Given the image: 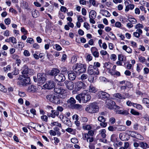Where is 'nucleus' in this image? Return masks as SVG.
Instances as JSON below:
<instances>
[{
    "mask_svg": "<svg viewBox=\"0 0 149 149\" xmlns=\"http://www.w3.org/2000/svg\"><path fill=\"white\" fill-rule=\"evenodd\" d=\"M143 26L141 24H139L136 25L135 28L136 29H143Z\"/></svg>",
    "mask_w": 149,
    "mask_h": 149,
    "instance_id": "obj_63",
    "label": "nucleus"
},
{
    "mask_svg": "<svg viewBox=\"0 0 149 149\" xmlns=\"http://www.w3.org/2000/svg\"><path fill=\"white\" fill-rule=\"evenodd\" d=\"M64 83L66 88L68 89L71 91L73 89L74 84L71 81L66 80Z\"/></svg>",
    "mask_w": 149,
    "mask_h": 149,
    "instance_id": "obj_15",
    "label": "nucleus"
},
{
    "mask_svg": "<svg viewBox=\"0 0 149 149\" xmlns=\"http://www.w3.org/2000/svg\"><path fill=\"white\" fill-rule=\"evenodd\" d=\"M91 136H90L88 135V134L84 133L83 135V139L84 140H86L87 141H88V140L90 138Z\"/></svg>",
    "mask_w": 149,
    "mask_h": 149,
    "instance_id": "obj_38",
    "label": "nucleus"
},
{
    "mask_svg": "<svg viewBox=\"0 0 149 149\" xmlns=\"http://www.w3.org/2000/svg\"><path fill=\"white\" fill-rule=\"evenodd\" d=\"M110 58L111 60H113V61H115L117 58L116 55L115 54H111L110 56Z\"/></svg>",
    "mask_w": 149,
    "mask_h": 149,
    "instance_id": "obj_62",
    "label": "nucleus"
},
{
    "mask_svg": "<svg viewBox=\"0 0 149 149\" xmlns=\"http://www.w3.org/2000/svg\"><path fill=\"white\" fill-rule=\"evenodd\" d=\"M60 71L59 70L56 68H53L49 72V74L51 76H53L55 77L56 75L59 73Z\"/></svg>",
    "mask_w": 149,
    "mask_h": 149,
    "instance_id": "obj_18",
    "label": "nucleus"
},
{
    "mask_svg": "<svg viewBox=\"0 0 149 149\" xmlns=\"http://www.w3.org/2000/svg\"><path fill=\"white\" fill-rule=\"evenodd\" d=\"M54 79L55 81L61 82L64 81L66 79L65 76L63 74L59 73L55 76Z\"/></svg>",
    "mask_w": 149,
    "mask_h": 149,
    "instance_id": "obj_12",
    "label": "nucleus"
},
{
    "mask_svg": "<svg viewBox=\"0 0 149 149\" xmlns=\"http://www.w3.org/2000/svg\"><path fill=\"white\" fill-rule=\"evenodd\" d=\"M58 16L60 18L62 19H63L65 18V16L60 11H59L58 12Z\"/></svg>",
    "mask_w": 149,
    "mask_h": 149,
    "instance_id": "obj_59",
    "label": "nucleus"
},
{
    "mask_svg": "<svg viewBox=\"0 0 149 149\" xmlns=\"http://www.w3.org/2000/svg\"><path fill=\"white\" fill-rule=\"evenodd\" d=\"M18 84L23 86H26L30 84V79L28 75L20 76L18 78Z\"/></svg>",
    "mask_w": 149,
    "mask_h": 149,
    "instance_id": "obj_1",
    "label": "nucleus"
},
{
    "mask_svg": "<svg viewBox=\"0 0 149 149\" xmlns=\"http://www.w3.org/2000/svg\"><path fill=\"white\" fill-rule=\"evenodd\" d=\"M97 95L100 98L103 100H108L110 96L109 94L103 91L99 92Z\"/></svg>",
    "mask_w": 149,
    "mask_h": 149,
    "instance_id": "obj_10",
    "label": "nucleus"
},
{
    "mask_svg": "<svg viewBox=\"0 0 149 149\" xmlns=\"http://www.w3.org/2000/svg\"><path fill=\"white\" fill-rule=\"evenodd\" d=\"M21 70L22 75L21 76L28 75V74L32 75L33 74V70L29 69L28 67L26 65H24L21 69Z\"/></svg>",
    "mask_w": 149,
    "mask_h": 149,
    "instance_id": "obj_7",
    "label": "nucleus"
},
{
    "mask_svg": "<svg viewBox=\"0 0 149 149\" xmlns=\"http://www.w3.org/2000/svg\"><path fill=\"white\" fill-rule=\"evenodd\" d=\"M128 20L132 24H135L137 23L136 20L134 18L129 17Z\"/></svg>",
    "mask_w": 149,
    "mask_h": 149,
    "instance_id": "obj_37",
    "label": "nucleus"
},
{
    "mask_svg": "<svg viewBox=\"0 0 149 149\" xmlns=\"http://www.w3.org/2000/svg\"><path fill=\"white\" fill-rule=\"evenodd\" d=\"M106 104L108 108L110 109H120L119 106L116 105L115 102L112 100L108 99L106 101Z\"/></svg>",
    "mask_w": 149,
    "mask_h": 149,
    "instance_id": "obj_6",
    "label": "nucleus"
},
{
    "mask_svg": "<svg viewBox=\"0 0 149 149\" xmlns=\"http://www.w3.org/2000/svg\"><path fill=\"white\" fill-rule=\"evenodd\" d=\"M71 142L72 143L76 144L78 143V140L76 138H74L71 139Z\"/></svg>",
    "mask_w": 149,
    "mask_h": 149,
    "instance_id": "obj_53",
    "label": "nucleus"
},
{
    "mask_svg": "<svg viewBox=\"0 0 149 149\" xmlns=\"http://www.w3.org/2000/svg\"><path fill=\"white\" fill-rule=\"evenodd\" d=\"M89 90L90 92L93 93H95L97 91V89L92 85L89 86Z\"/></svg>",
    "mask_w": 149,
    "mask_h": 149,
    "instance_id": "obj_28",
    "label": "nucleus"
},
{
    "mask_svg": "<svg viewBox=\"0 0 149 149\" xmlns=\"http://www.w3.org/2000/svg\"><path fill=\"white\" fill-rule=\"evenodd\" d=\"M139 60L140 62L142 63H146V59L145 58L142 56H139L138 57Z\"/></svg>",
    "mask_w": 149,
    "mask_h": 149,
    "instance_id": "obj_36",
    "label": "nucleus"
},
{
    "mask_svg": "<svg viewBox=\"0 0 149 149\" xmlns=\"http://www.w3.org/2000/svg\"><path fill=\"white\" fill-rule=\"evenodd\" d=\"M143 118L146 120L149 121V116L146 113H144Z\"/></svg>",
    "mask_w": 149,
    "mask_h": 149,
    "instance_id": "obj_56",
    "label": "nucleus"
},
{
    "mask_svg": "<svg viewBox=\"0 0 149 149\" xmlns=\"http://www.w3.org/2000/svg\"><path fill=\"white\" fill-rule=\"evenodd\" d=\"M64 123L70 127H71L72 125L71 121L69 118L67 120H66Z\"/></svg>",
    "mask_w": 149,
    "mask_h": 149,
    "instance_id": "obj_45",
    "label": "nucleus"
},
{
    "mask_svg": "<svg viewBox=\"0 0 149 149\" xmlns=\"http://www.w3.org/2000/svg\"><path fill=\"white\" fill-rule=\"evenodd\" d=\"M118 129L120 131H124L126 130V127L125 126L120 125L119 126Z\"/></svg>",
    "mask_w": 149,
    "mask_h": 149,
    "instance_id": "obj_50",
    "label": "nucleus"
},
{
    "mask_svg": "<svg viewBox=\"0 0 149 149\" xmlns=\"http://www.w3.org/2000/svg\"><path fill=\"white\" fill-rule=\"evenodd\" d=\"M96 16V13L94 10H91L89 13V17L95 18Z\"/></svg>",
    "mask_w": 149,
    "mask_h": 149,
    "instance_id": "obj_27",
    "label": "nucleus"
},
{
    "mask_svg": "<svg viewBox=\"0 0 149 149\" xmlns=\"http://www.w3.org/2000/svg\"><path fill=\"white\" fill-rule=\"evenodd\" d=\"M140 146L143 149L149 148V146L146 142H141L139 143Z\"/></svg>",
    "mask_w": 149,
    "mask_h": 149,
    "instance_id": "obj_24",
    "label": "nucleus"
},
{
    "mask_svg": "<svg viewBox=\"0 0 149 149\" xmlns=\"http://www.w3.org/2000/svg\"><path fill=\"white\" fill-rule=\"evenodd\" d=\"M118 59L119 61H126V58L125 56L121 54H118Z\"/></svg>",
    "mask_w": 149,
    "mask_h": 149,
    "instance_id": "obj_29",
    "label": "nucleus"
},
{
    "mask_svg": "<svg viewBox=\"0 0 149 149\" xmlns=\"http://www.w3.org/2000/svg\"><path fill=\"white\" fill-rule=\"evenodd\" d=\"M134 4H127L126 6L125 11H128L130 9L132 10L134 8Z\"/></svg>",
    "mask_w": 149,
    "mask_h": 149,
    "instance_id": "obj_30",
    "label": "nucleus"
},
{
    "mask_svg": "<svg viewBox=\"0 0 149 149\" xmlns=\"http://www.w3.org/2000/svg\"><path fill=\"white\" fill-rule=\"evenodd\" d=\"M113 96L116 98L120 99H125V98L123 95L119 93H115L113 95Z\"/></svg>",
    "mask_w": 149,
    "mask_h": 149,
    "instance_id": "obj_26",
    "label": "nucleus"
},
{
    "mask_svg": "<svg viewBox=\"0 0 149 149\" xmlns=\"http://www.w3.org/2000/svg\"><path fill=\"white\" fill-rule=\"evenodd\" d=\"M32 15L34 18L37 17L39 15L38 11L36 10H33L32 12Z\"/></svg>",
    "mask_w": 149,
    "mask_h": 149,
    "instance_id": "obj_32",
    "label": "nucleus"
},
{
    "mask_svg": "<svg viewBox=\"0 0 149 149\" xmlns=\"http://www.w3.org/2000/svg\"><path fill=\"white\" fill-rule=\"evenodd\" d=\"M137 132H136L134 131H128L127 133L130 136H131L135 138L136 137V135H135V134H137Z\"/></svg>",
    "mask_w": 149,
    "mask_h": 149,
    "instance_id": "obj_33",
    "label": "nucleus"
},
{
    "mask_svg": "<svg viewBox=\"0 0 149 149\" xmlns=\"http://www.w3.org/2000/svg\"><path fill=\"white\" fill-rule=\"evenodd\" d=\"M68 78L70 81H72L74 80L76 77V74L72 71H68Z\"/></svg>",
    "mask_w": 149,
    "mask_h": 149,
    "instance_id": "obj_16",
    "label": "nucleus"
},
{
    "mask_svg": "<svg viewBox=\"0 0 149 149\" xmlns=\"http://www.w3.org/2000/svg\"><path fill=\"white\" fill-rule=\"evenodd\" d=\"M143 33V31L142 30L140 29H137L136 31L134 32L133 35L135 37L137 38H139L141 35Z\"/></svg>",
    "mask_w": 149,
    "mask_h": 149,
    "instance_id": "obj_21",
    "label": "nucleus"
},
{
    "mask_svg": "<svg viewBox=\"0 0 149 149\" xmlns=\"http://www.w3.org/2000/svg\"><path fill=\"white\" fill-rule=\"evenodd\" d=\"M91 50L93 55L95 58H98L99 56V53L98 50L95 47L91 48Z\"/></svg>",
    "mask_w": 149,
    "mask_h": 149,
    "instance_id": "obj_17",
    "label": "nucleus"
},
{
    "mask_svg": "<svg viewBox=\"0 0 149 149\" xmlns=\"http://www.w3.org/2000/svg\"><path fill=\"white\" fill-rule=\"evenodd\" d=\"M93 57L90 54H88L86 58V60L88 62L91 61Z\"/></svg>",
    "mask_w": 149,
    "mask_h": 149,
    "instance_id": "obj_46",
    "label": "nucleus"
},
{
    "mask_svg": "<svg viewBox=\"0 0 149 149\" xmlns=\"http://www.w3.org/2000/svg\"><path fill=\"white\" fill-rule=\"evenodd\" d=\"M93 67L94 68H98L100 67V63L98 62H94L93 64Z\"/></svg>",
    "mask_w": 149,
    "mask_h": 149,
    "instance_id": "obj_58",
    "label": "nucleus"
},
{
    "mask_svg": "<svg viewBox=\"0 0 149 149\" xmlns=\"http://www.w3.org/2000/svg\"><path fill=\"white\" fill-rule=\"evenodd\" d=\"M82 101L83 102L86 103L89 101L91 99V97L86 91H84L81 93Z\"/></svg>",
    "mask_w": 149,
    "mask_h": 149,
    "instance_id": "obj_9",
    "label": "nucleus"
},
{
    "mask_svg": "<svg viewBox=\"0 0 149 149\" xmlns=\"http://www.w3.org/2000/svg\"><path fill=\"white\" fill-rule=\"evenodd\" d=\"M99 110L98 106L95 102L90 103L85 108V110L91 113H97L98 111Z\"/></svg>",
    "mask_w": 149,
    "mask_h": 149,
    "instance_id": "obj_2",
    "label": "nucleus"
},
{
    "mask_svg": "<svg viewBox=\"0 0 149 149\" xmlns=\"http://www.w3.org/2000/svg\"><path fill=\"white\" fill-rule=\"evenodd\" d=\"M46 76L44 73H39L37 74L38 81L40 84H44L46 80Z\"/></svg>",
    "mask_w": 149,
    "mask_h": 149,
    "instance_id": "obj_8",
    "label": "nucleus"
},
{
    "mask_svg": "<svg viewBox=\"0 0 149 149\" xmlns=\"http://www.w3.org/2000/svg\"><path fill=\"white\" fill-rule=\"evenodd\" d=\"M61 119L62 121L64 123L66 120H67L68 118H67L66 116H64L63 115H60L59 117Z\"/></svg>",
    "mask_w": 149,
    "mask_h": 149,
    "instance_id": "obj_42",
    "label": "nucleus"
},
{
    "mask_svg": "<svg viewBox=\"0 0 149 149\" xmlns=\"http://www.w3.org/2000/svg\"><path fill=\"white\" fill-rule=\"evenodd\" d=\"M130 84V82H127V83L126 84V85L125 86H120V89L121 91L123 90L124 91H125V90L126 89L127 87H128L129 88V87H128L129 86H128V84Z\"/></svg>",
    "mask_w": 149,
    "mask_h": 149,
    "instance_id": "obj_41",
    "label": "nucleus"
},
{
    "mask_svg": "<svg viewBox=\"0 0 149 149\" xmlns=\"http://www.w3.org/2000/svg\"><path fill=\"white\" fill-rule=\"evenodd\" d=\"M11 22V20L9 18L6 19L4 20V22L6 25L9 24Z\"/></svg>",
    "mask_w": 149,
    "mask_h": 149,
    "instance_id": "obj_60",
    "label": "nucleus"
},
{
    "mask_svg": "<svg viewBox=\"0 0 149 149\" xmlns=\"http://www.w3.org/2000/svg\"><path fill=\"white\" fill-rule=\"evenodd\" d=\"M106 130L105 129H102L99 132V134L103 138H105L106 136Z\"/></svg>",
    "mask_w": 149,
    "mask_h": 149,
    "instance_id": "obj_25",
    "label": "nucleus"
},
{
    "mask_svg": "<svg viewBox=\"0 0 149 149\" xmlns=\"http://www.w3.org/2000/svg\"><path fill=\"white\" fill-rule=\"evenodd\" d=\"M54 93L56 94L63 95L66 93V91L60 86H56L54 88Z\"/></svg>",
    "mask_w": 149,
    "mask_h": 149,
    "instance_id": "obj_11",
    "label": "nucleus"
},
{
    "mask_svg": "<svg viewBox=\"0 0 149 149\" xmlns=\"http://www.w3.org/2000/svg\"><path fill=\"white\" fill-rule=\"evenodd\" d=\"M88 73L91 75H97L100 73L99 70L97 68H94L93 66L90 65L87 70Z\"/></svg>",
    "mask_w": 149,
    "mask_h": 149,
    "instance_id": "obj_5",
    "label": "nucleus"
},
{
    "mask_svg": "<svg viewBox=\"0 0 149 149\" xmlns=\"http://www.w3.org/2000/svg\"><path fill=\"white\" fill-rule=\"evenodd\" d=\"M21 31L24 35H26L28 34V32L27 31L25 30V28L24 27L21 28Z\"/></svg>",
    "mask_w": 149,
    "mask_h": 149,
    "instance_id": "obj_55",
    "label": "nucleus"
},
{
    "mask_svg": "<svg viewBox=\"0 0 149 149\" xmlns=\"http://www.w3.org/2000/svg\"><path fill=\"white\" fill-rule=\"evenodd\" d=\"M36 91V87L33 85H31L29 86L27 91L29 92H34Z\"/></svg>",
    "mask_w": 149,
    "mask_h": 149,
    "instance_id": "obj_23",
    "label": "nucleus"
},
{
    "mask_svg": "<svg viewBox=\"0 0 149 149\" xmlns=\"http://www.w3.org/2000/svg\"><path fill=\"white\" fill-rule=\"evenodd\" d=\"M72 69L73 70L77 73L84 72L86 70V66L85 65L77 63L74 65Z\"/></svg>",
    "mask_w": 149,
    "mask_h": 149,
    "instance_id": "obj_3",
    "label": "nucleus"
},
{
    "mask_svg": "<svg viewBox=\"0 0 149 149\" xmlns=\"http://www.w3.org/2000/svg\"><path fill=\"white\" fill-rule=\"evenodd\" d=\"M76 99L77 100L79 103H81L82 100V97L81 93L77 95L76 97Z\"/></svg>",
    "mask_w": 149,
    "mask_h": 149,
    "instance_id": "obj_44",
    "label": "nucleus"
},
{
    "mask_svg": "<svg viewBox=\"0 0 149 149\" xmlns=\"http://www.w3.org/2000/svg\"><path fill=\"white\" fill-rule=\"evenodd\" d=\"M8 40H9L8 42H11L13 43L16 44L17 43V40L16 39L13 37H10Z\"/></svg>",
    "mask_w": 149,
    "mask_h": 149,
    "instance_id": "obj_35",
    "label": "nucleus"
},
{
    "mask_svg": "<svg viewBox=\"0 0 149 149\" xmlns=\"http://www.w3.org/2000/svg\"><path fill=\"white\" fill-rule=\"evenodd\" d=\"M89 2L91 4H92L93 6L97 7L98 5L96 4V1L95 0H89Z\"/></svg>",
    "mask_w": 149,
    "mask_h": 149,
    "instance_id": "obj_49",
    "label": "nucleus"
},
{
    "mask_svg": "<svg viewBox=\"0 0 149 149\" xmlns=\"http://www.w3.org/2000/svg\"><path fill=\"white\" fill-rule=\"evenodd\" d=\"M143 102L145 104H149V99L147 98H143L142 100Z\"/></svg>",
    "mask_w": 149,
    "mask_h": 149,
    "instance_id": "obj_64",
    "label": "nucleus"
},
{
    "mask_svg": "<svg viewBox=\"0 0 149 149\" xmlns=\"http://www.w3.org/2000/svg\"><path fill=\"white\" fill-rule=\"evenodd\" d=\"M82 128L84 130H90L92 128L91 126L89 125H83Z\"/></svg>",
    "mask_w": 149,
    "mask_h": 149,
    "instance_id": "obj_43",
    "label": "nucleus"
},
{
    "mask_svg": "<svg viewBox=\"0 0 149 149\" xmlns=\"http://www.w3.org/2000/svg\"><path fill=\"white\" fill-rule=\"evenodd\" d=\"M46 98L49 101L55 104H58L60 103V98L55 94L47 95Z\"/></svg>",
    "mask_w": 149,
    "mask_h": 149,
    "instance_id": "obj_4",
    "label": "nucleus"
},
{
    "mask_svg": "<svg viewBox=\"0 0 149 149\" xmlns=\"http://www.w3.org/2000/svg\"><path fill=\"white\" fill-rule=\"evenodd\" d=\"M73 107L74 109H76L80 110H81L83 109L82 106L79 104H74L73 106Z\"/></svg>",
    "mask_w": 149,
    "mask_h": 149,
    "instance_id": "obj_31",
    "label": "nucleus"
},
{
    "mask_svg": "<svg viewBox=\"0 0 149 149\" xmlns=\"http://www.w3.org/2000/svg\"><path fill=\"white\" fill-rule=\"evenodd\" d=\"M23 53L24 55L26 56H29L30 55L29 52L27 50H25Z\"/></svg>",
    "mask_w": 149,
    "mask_h": 149,
    "instance_id": "obj_61",
    "label": "nucleus"
},
{
    "mask_svg": "<svg viewBox=\"0 0 149 149\" xmlns=\"http://www.w3.org/2000/svg\"><path fill=\"white\" fill-rule=\"evenodd\" d=\"M59 114V112L55 110H52L51 113H49L48 114V116L49 117H51L53 118H54L56 116H58Z\"/></svg>",
    "mask_w": 149,
    "mask_h": 149,
    "instance_id": "obj_19",
    "label": "nucleus"
},
{
    "mask_svg": "<svg viewBox=\"0 0 149 149\" xmlns=\"http://www.w3.org/2000/svg\"><path fill=\"white\" fill-rule=\"evenodd\" d=\"M85 84L81 81L77 82L75 84L74 89L75 91H80L81 89L84 88L85 87Z\"/></svg>",
    "mask_w": 149,
    "mask_h": 149,
    "instance_id": "obj_13",
    "label": "nucleus"
},
{
    "mask_svg": "<svg viewBox=\"0 0 149 149\" xmlns=\"http://www.w3.org/2000/svg\"><path fill=\"white\" fill-rule=\"evenodd\" d=\"M111 140L113 142H115L117 141V136L116 134H113L111 136Z\"/></svg>",
    "mask_w": 149,
    "mask_h": 149,
    "instance_id": "obj_40",
    "label": "nucleus"
},
{
    "mask_svg": "<svg viewBox=\"0 0 149 149\" xmlns=\"http://www.w3.org/2000/svg\"><path fill=\"white\" fill-rule=\"evenodd\" d=\"M77 61V58L75 56H73L71 58V62L73 63H75Z\"/></svg>",
    "mask_w": 149,
    "mask_h": 149,
    "instance_id": "obj_54",
    "label": "nucleus"
},
{
    "mask_svg": "<svg viewBox=\"0 0 149 149\" xmlns=\"http://www.w3.org/2000/svg\"><path fill=\"white\" fill-rule=\"evenodd\" d=\"M112 65L109 63H105L104 64V67L108 69H109Z\"/></svg>",
    "mask_w": 149,
    "mask_h": 149,
    "instance_id": "obj_48",
    "label": "nucleus"
},
{
    "mask_svg": "<svg viewBox=\"0 0 149 149\" xmlns=\"http://www.w3.org/2000/svg\"><path fill=\"white\" fill-rule=\"evenodd\" d=\"M75 100L73 97H71L67 101L68 104H74L76 103Z\"/></svg>",
    "mask_w": 149,
    "mask_h": 149,
    "instance_id": "obj_34",
    "label": "nucleus"
},
{
    "mask_svg": "<svg viewBox=\"0 0 149 149\" xmlns=\"http://www.w3.org/2000/svg\"><path fill=\"white\" fill-rule=\"evenodd\" d=\"M98 120L99 121L101 122H103L105 121V119L104 117L102 116H99L98 118Z\"/></svg>",
    "mask_w": 149,
    "mask_h": 149,
    "instance_id": "obj_51",
    "label": "nucleus"
},
{
    "mask_svg": "<svg viewBox=\"0 0 149 149\" xmlns=\"http://www.w3.org/2000/svg\"><path fill=\"white\" fill-rule=\"evenodd\" d=\"M130 112L131 114L134 115L139 116L140 115V113L139 112L133 109H131Z\"/></svg>",
    "mask_w": 149,
    "mask_h": 149,
    "instance_id": "obj_39",
    "label": "nucleus"
},
{
    "mask_svg": "<svg viewBox=\"0 0 149 149\" xmlns=\"http://www.w3.org/2000/svg\"><path fill=\"white\" fill-rule=\"evenodd\" d=\"M60 11L62 12L65 13L66 11H67V9L64 6H61L60 9Z\"/></svg>",
    "mask_w": 149,
    "mask_h": 149,
    "instance_id": "obj_57",
    "label": "nucleus"
},
{
    "mask_svg": "<svg viewBox=\"0 0 149 149\" xmlns=\"http://www.w3.org/2000/svg\"><path fill=\"white\" fill-rule=\"evenodd\" d=\"M0 91L6 93L7 92V90L1 84L0 86Z\"/></svg>",
    "mask_w": 149,
    "mask_h": 149,
    "instance_id": "obj_47",
    "label": "nucleus"
},
{
    "mask_svg": "<svg viewBox=\"0 0 149 149\" xmlns=\"http://www.w3.org/2000/svg\"><path fill=\"white\" fill-rule=\"evenodd\" d=\"M100 13L103 16H105L107 17H109L111 15L109 13L107 10H101Z\"/></svg>",
    "mask_w": 149,
    "mask_h": 149,
    "instance_id": "obj_22",
    "label": "nucleus"
},
{
    "mask_svg": "<svg viewBox=\"0 0 149 149\" xmlns=\"http://www.w3.org/2000/svg\"><path fill=\"white\" fill-rule=\"evenodd\" d=\"M55 83L53 81H49L43 85L44 88L48 89H51L54 87Z\"/></svg>",
    "mask_w": 149,
    "mask_h": 149,
    "instance_id": "obj_14",
    "label": "nucleus"
},
{
    "mask_svg": "<svg viewBox=\"0 0 149 149\" xmlns=\"http://www.w3.org/2000/svg\"><path fill=\"white\" fill-rule=\"evenodd\" d=\"M11 68L10 65H8L6 67H4L3 68V70L5 72H7L8 70H10Z\"/></svg>",
    "mask_w": 149,
    "mask_h": 149,
    "instance_id": "obj_52",
    "label": "nucleus"
},
{
    "mask_svg": "<svg viewBox=\"0 0 149 149\" xmlns=\"http://www.w3.org/2000/svg\"><path fill=\"white\" fill-rule=\"evenodd\" d=\"M119 109H115L116 112L117 113L125 115H128L129 114V113L127 111L121 110Z\"/></svg>",
    "mask_w": 149,
    "mask_h": 149,
    "instance_id": "obj_20",
    "label": "nucleus"
}]
</instances>
